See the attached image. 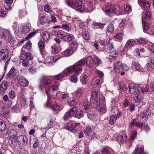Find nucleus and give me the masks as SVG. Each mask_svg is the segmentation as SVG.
Here are the masks:
<instances>
[{
	"label": "nucleus",
	"mask_w": 154,
	"mask_h": 154,
	"mask_svg": "<svg viewBox=\"0 0 154 154\" xmlns=\"http://www.w3.org/2000/svg\"><path fill=\"white\" fill-rule=\"evenodd\" d=\"M18 141L23 144H26L28 141L27 137L25 135H21L18 137Z\"/></svg>",
	"instance_id": "nucleus-26"
},
{
	"label": "nucleus",
	"mask_w": 154,
	"mask_h": 154,
	"mask_svg": "<svg viewBox=\"0 0 154 154\" xmlns=\"http://www.w3.org/2000/svg\"><path fill=\"white\" fill-rule=\"evenodd\" d=\"M8 51L6 49H2L0 51V60H5L8 57Z\"/></svg>",
	"instance_id": "nucleus-15"
},
{
	"label": "nucleus",
	"mask_w": 154,
	"mask_h": 154,
	"mask_svg": "<svg viewBox=\"0 0 154 154\" xmlns=\"http://www.w3.org/2000/svg\"><path fill=\"white\" fill-rule=\"evenodd\" d=\"M78 47L77 42L76 41H73L70 45V48L67 49L63 51L62 54L65 56H69L71 55L74 51Z\"/></svg>",
	"instance_id": "nucleus-7"
},
{
	"label": "nucleus",
	"mask_w": 154,
	"mask_h": 154,
	"mask_svg": "<svg viewBox=\"0 0 154 154\" xmlns=\"http://www.w3.org/2000/svg\"><path fill=\"white\" fill-rule=\"evenodd\" d=\"M7 128L6 124L3 120L0 119V131H4Z\"/></svg>",
	"instance_id": "nucleus-35"
},
{
	"label": "nucleus",
	"mask_w": 154,
	"mask_h": 154,
	"mask_svg": "<svg viewBox=\"0 0 154 154\" xmlns=\"http://www.w3.org/2000/svg\"><path fill=\"white\" fill-rule=\"evenodd\" d=\"M150 113V111L149 110L147 109L146 112H143V113H140V116L138 117V120H140V121L142 120V121H144L145 119H143L144 117H146V115H149Z\"/></svg>",
	"instance_id": "nucleus-30"
},
{
	"label": "nucleus",
	"mask_w": 154,
	"mask_h": 154,
	"mask_svg": "<svg viewBox=\"0 0 154 154\" xmlns=\"http://www.w3.org/2000/svg\"><path fill=\"white\" fill-rule=\"evenodd\" d=\"M83 94V90L81 88H78L75 94L76 97L77 98H80Z\"/></svg>",
	"instance_id": "nucleus-39"
},
{
	"label": "nucleus",
	"mask_w": 154,
	"mask_h": 154,
	"mask_svg": "<svg viewBox=\"0 0 154 154\" xmlns=\"http://www.w3.org/2000/svg\"><path fill=\"white\" fill-rule=\"evenodd\" d=\"M22 32L23 34H25L28 32L30 30L29 27L27 26H24L22 27L21 28Z\"/></svg>",
	"instance_id": "nucleus-46"
},
{
	"label": "nucleus",
	"mask_w": 154,
	"mask_h": 154,
	"mask_svg": "<svg viewBox=\"0 0 154 154\" xmlns=\"http://www.w3.org/2000/svg\"><path fill=\"white\" fill-rule=\"evenodd\" d=\"M80 124L79 123H75V125H71V128H70L67 127H66V129L70 131L71 132L75 133L76 132V130L74 129L77 125H79Z\"/></svg>",
	"instance_id": "nucleus-41"
},
{
	"label": "nucleus",
	"mask_w": 154,
	"mask_h": 154,
	"mask_svg": "<svg viewBox=\"0 0 154 154\" xmlns=\"http://www.w3.org/2000/svg\"><path fill=\"white\" fill-rule=\"evenodd\" d=\"M86 65L89 67H92L93 65V59L91 56L88 57L86 59Z\"/></svg>",
	"instance_id": "nucleus-28"
},
{
	"label": "nucleus",
	"mask_w": 154,
	"mask_h": 154,
	"mask_svg": "<svg viewBox=\"0 0 154 154\" xmlns=\"http://www.w3.org/2000/svg\"><path fill=\"white\" fill-rule=\"evenodd\" d=\"M146 66L148 67H149L152 69H154V60L152 59L151 60V63H147Z\"/></svg>",
	"instance_id": "nucleus-55"
},
{
	"label": "nucleus",
	"mask_w": 154,
	"mask_h": 154,
	"mask_svg": "<svg viewBox=\"0 0 154 154\" xmlns=\"http://www.w3.org/2000/svg\"><path fill=\"white\" fill-rule=\"evenodd\" d=\"M4 6L5 8L7 10H10L13 6L11 4L5 3L4 4Z\"/></svg>",
	"instance_id": "nucleus-63"
},
{
	"label": "nucleus",
	"mask_w": 154,
	"mask_h": 154,
	"mask_svg": "<svg viewBox=\"0 0 154 154\" xmlns=\"http://www.w3.org/2000/svg\"><path fill=\"white\" fill-rule=\"evenodd\" d=\"M16 74V69L14 67H12L8 73L7 76L8 78H13Z\"/></svg>",
	"instance_id": "nucleus-23"
},
{
	"label": "nucleus",
	"mask_w": 154,
	"mask_h": 154,
	"mask_svg": "<svg viewBox=\"0 0 154 154\" xmlns=\"http://www.w3.org/2000/svg\"><path fill=\"white\" fill-rule=\"evenodd\" d=\"M69 103L70 106H74L75 105H80L79 100H75V99L72 98L69 101Z\"/></svg>",
	"instance_id": "nucleus-33"
},
{
	"label": "nucleus",
	"mask_w": 154,
	"mask_h": 154,
	"mask_svg": "<svg viewBox=\"0 0 154 154\" xmlns=\"http://www.w3.org/2000/svg\"><path fill=\"white\" fill-rule=\"evenodd\" d=\"M102 154H113V152L106 148H104L102 150Z\"/></svg>",
	"instance_id": "nucleus-49"
},
{
	"label": "nucleus",
	"mask_w": 154,
	"mask_h": 154,
	"mask_svg": "<svg viewBox=\"0 0 154 154\" xmlns=\"http://www.w3.org/2000/svg\"><path fill=\"white\" fill-rule=\"evenodd\" d=\"M75 38L73 35L72 34L67 33L66 35H64L63 38V40L70 42Z\"/></svg>",
	"instance_id": "nucleus-22"
},
{
	"label": "nucleus",
	"mask_w": 154,
	"mask_h": 154,
	"mask_svg": "<svg viewBox=\"0 0 154 154\" xmlns=\"http://www.w3.org/2000/svg\"><path fill=\"white\" fill-rule=\"evenodd\" d=\"M102 63L101 60L97 57L95 56L93 59V63L96 66H98Z\"/></svg>",
	"instance_id": "nucleus-36"
},
{
	"label": "nucleus",
	"mask_w": 154,
	"mask_h": 154,
	"mask_svg": "<svg viewBox=\"0 0 154 154\" xmlns=\"http://www.w3.org/2000/svg\"><path fill=\"white\" fill-rule=\"evenodd\" d=\"M100 82V79L98 76H96L93 79L91 82V85L93 87H97Z\"/></svg>",
	"instance_id": "nucleus-18"
},
{
	"label": "nucleus",
	"mask_w": 154,
	"mask_h": 154,
	"mask_svg": "<svg viewBox=\"0 0 154 154\" xmlns=\"http://www.w3.org/2000/svg\"><path fill=\"white\" fill-rule=\"evenodd\" d=\"M121 115V113H119V114H117V116L116 115H112L110 117V120L109 123L111 125H113L116 122L117 118H119Z\"/></svg>",
	"instance_id": "nucleus-25"
},
{
	"label": "nucleus",
	"mask_w": 154,
	"mask_h": 154,
	"mask_svg": "<svg viewBox=\"0 0 154 154\" xmlns=\"http://www.w3.org/2000/svg\"><path fill=\"white\" fill-rule=\"evenodd\" d=\"M83 59L84 61V64L82 65L81 66V69L80 70V71H75V70L74 71H75L76 72V73H75V75H72L71 77V81L72 82H73L74 83H76L77 82V78L76 77V75H78L80 73H81V71L82 69V66L85 64V59H84V58H83V59H82V60H83ZM73 72V71L72 72Z\"/></svg>",
	"instance_id": "nucleus-17"
},
{
	"label": "nucleus",
	"mask_w": 154,
	"mask_h": 154,
	"mask_svg": "<svg viewBox=\"0 0 154 154\" xmlns=\"http://www.w3.org/2000/svg\"><path fill=\"white\" fill-rule=\"evenodd\" d=\"M83 114V112L81 110H78L76 112L75 116L78 118H80L82 117Z\"/></svg>",
	"instance_id": "nucleus-51"
},
{
	"label": "nucleus",
	"mask_w": 154,
	"mask_h": 154,
	"mask_svg": "<svg viewBox=\"0 0 154 154\" xmlns=\"http://www.w3.org/2000/svg\"><path fill=\"white\" fill-rule=\"evenodd\" d=\"M36 33V31H34L30 33L25 38V40H27L29 39L31 37L35 35Z\"/></svg>",
	"instance_id": "nucleus-61"
},
{
	"label": "nucleus",
	"mask_w": 154,
	"mask_h": 154,
	"mask_svg": "<svg viewBox=\"0 0 154 154\" xmlns=\"http://www.w3.org/2000/svg\"><path fill=\"white\" fill-rule=\"evenodd\" d=\"M38 45L40 51L42 52L45 47V43L42 41H40L38 42Z\"/></svg>",
	"instance_id": "nucleus-42"
},
{
	"label": "nucleus",
	"mask_w": 154,
	"mask_h": 154,
	"mask_svg": "<svg viewBox=\"0 0 154 154\" xmlns=\"http://www.w3.org/2000/svg\"><path fill=\"white\" fill-rule=\"evenodd\" d=\"M136 95H137L135 97H134V101L135 103H139L140 102L141 99V97L140 95L138 94Z\"/></svg>",
	"instance_id": "nucleus-50"
},
{
	"label": "nucleus",
	"mask_w": 154,
	"mask_h": 154,
	"mask_svg": "<svg viewBox=\"0 0 154 154\" xmlns=\"http://www.w3.org/2000/svg\"><path fill=\"white\" fill-rule=\"evenodd\" d=\"M60 58V57H54L53 56H51L50 57H47L45 60V63L48 65H50L52 64Z\"/></svg>",
	"instance_id": "nucleus-12"
},
{
	"label": "nucleus",
	"mask_w": 154,
	"mask_h": 154,
	"mask_svg": "<svg viewBox=\"0 0 154 154\" xmlns=\"http://www.w3.org/2000/svg\"><path fill=\"white\" fill-rule=\"evenodd\" d=\"M135 42V40L134 39H129L128 40L125 45V47L127 48L126 50L128 49L131 47V46L134 45Z\"/></svg>",
	"instance_id": "nucleus-29"
},
{
	"label": "nucleus",
	"mask_w": 154,
	"mask_h": 154,
	"mask_svg": "<svg viewBox=\"0 0 154 154\" xmlns=\"http://www.w3.org/2000/svg\"><path fill=\"white\" fill-rule=\"evenodd\" d=\"M39 21L41 24L43 25L47 21V18L45 16H42L39 17Z\"/></svg>",
	"instance_id": "nucleus-38"
},
{
	"label": "nucleus",
	"mask_w": 154,
	"mask_h": 154,
	"mask_svg": "<svg viewBox=\"0 0 154 154\" xmlns=\"http://www.w3.org/2000/svg\"><path fill=\"white\" fill-rule=\"evenodd\" d=\"M82 37L86 40H89L90 35L89 32L87 31H85L82 33Z\"/></svg>",
	"instance_id": "nucleus-44"
},
{
	"label": "nucleus",
	"mask_w": 154,
	"mask_h": 154,
	"mask_svg": "<svg viewBox=\"0 0 154 154\" xmlns=\"http://www.w3.org/2000/svg\"><path fill=\"white\" fill-rule=\"evenodd\" d=\"M51 52L53 54L57 53L59 51L58 48L56 46H54L51 47Z\"/></svg>",
	"instance_id": "nucleus-53"
},
{
	"label": "nucleus",
	"mask_w": 154,
	"mask_h": 154,
	"mask_svg": "<svg viewBox=\"0 0 154 154\" xmlns=\"http://www.w3.org/2000/svg\"><path fill=\"white\" fill-rule=\"evenodd\" d=\"M105 25L106 24L105 23H101L93 22L92 24L91 27L93 29H102Z\"/></svg>",
	"instance_id": "nucleus-21"
},
{
	"label": "nucleus",
	"mask_w": 154,
	"mask_h": 154,
	"mask_svg": "<svg viewBox=\"0 0 154 154\" xmlns=\"http://www.w3.org/2000/svg\"><path fill=\"white\" fill-rule=\"evenodd\" d=\"M105 106H96V108L99 112H105L106 111L105 110Z\"/></svg>",
	"instance_id": "nucleus-62"
},
{
	"label": "nucleus",
	"mask_w": 154,
	"mask_h": 154,
	"mask_svg": "<svg viewBox=\"0 0 154 154\" xmlns=\"http://www.w3.org/2000/svg\"><path fill=\"white\" fill-rule=\"evenodd\" d=\"M119 85L121 90L123 91H125L127 89V86L125 85V84L122 82H120L119 84Z\"/></svg>",
	"instance_id": "nucleus-48"
},
{
	"label": "nucleus",
	"mask_w": 154,
	"mask_h": 154,
	"mask_svg": "<svg viewBox=\"0 0 154 154\" xmlns=\"http://www.w3.org/2000/svg\"><path fill=\"white\" fill-rule=\"evenodd\" d=\"M132 67L134 69L137 71L139 72L141 71L142 67L137 61H133L132 62Z\"/></svg>",
	"instance_id": "nucleus-19"
},
{
	"label": "nucleus",
	"mask_w": 154,
	"mask_h": 154,
	"mask_svg": "<svg viewBox=\"0 0 154 154\" xmlns=\"http://www.w3.org/2000/svg\"><path fill=\"white\" fill-rule=\"evenodd\" d=\"M15 80L18 81L20 84L22 86H27L28 85V81L23 77L17 76L15 78Z\"/></svg>",
	"instance_id": "nucleus-14"
},
{
	"label": "nucleus",
	"mask_w": 154,
	"mask_h": 154,
	"mask_svg": "<svg viewBox=\"0 0 154 154\" xmlns=\"http://www.w3.org/2000/svg\"><path fill=\"white\" fill-rule=\"evenodd\" d=\"M98 94L97 90H95L92 92L91 99L93 103H91L92 106H102L105 105V102L103 100V98L99 99L98 100Z\"/></svg>",
	"instance_id": "nucleus-3"
},
{
	"label": "nucleus",
	"mask_w": 154,
	"mask_h": 154,
	"mask_svg": "<svg viewBox=\"0 0 154 154\" xmlns=\"http://www.w3.org/2000/svg\"><path fill=\"white\" fill-rule=\"evenodd\" d=\"M114 27L112 24H110L107 27L108 32H112L114 30Z\"/></svg>",
	"instance_id": "nucleus-57"
},
{
	"label": "nucleus",
	"mask_w": 154,
	"mask_h": 154,
	"mask_svg": "<svg viewBox=\"0 0 154 154\" xmlns=\"http://www.w3.org/2000/svg\"><path fill=\"white\" fill-rule=\"evenodd\" d=\"M7 82L6 81H3L0 85V90L2 92H4L7 89Z\"/></svg>",
	"instance_id": "nucleus-32"
},
{
	"label": "nucleus",
	"mask_w": 154,
	"mask_h": 154,
	"mask_svg": "<svg viewBox=\"0 0 154 154\" xmlns=\"http://www.w3.org/2000/svg\"><path fill=\"white\" fill-rule=\"evenodd\" d=\"M32 44L30 42L28 41L26 43L25 46L23 47L22 49L24 48H26L28 50H29L31 48Z\"/></svg>",
	"instance_id": "nucleus-54"
},
{
	"label": "nucleus",
	"mask_w": 154,
	"mask_h": 154,
	"mask_svg": "<svg viewBox=\"0 0 154 154\" xmlns=\"http://www.w3.org/2000/svg\"><path fill=\"white\" fill-rule=\"evenodd\" d=\"M15 34L18 36H20L22 34H23L22 29L19 27H16L14 29Z\"/></svg>",
	"instance_id": "nucleus-37"
},
{
	"label": "nucleus",
	"mask_w": 154,
	"mask_h": 154,
	"mask_svg": "<svg viewBox=\"0 0 154 154\" xmlns=\"http://www.w3.org/2000/svg\"><path fill=\"white\" fill-rule=\"evenodd\" d=\"M129 92L131 94H134L135 95L137 94L138 93L139 90L138 88L137 89L134 85L132 84H130L129 85Z\"/></svg>",
	"instance_id": "nucleus-16"
},
{
	"label": "nucleus",
	"mask_w": 154,
	"mask_h": 154,
	"mask_svg": "<svg viewBox=\"0 0 154 154\" xmlns=\"http://www.w3.org/2000/svg\"><path fill=\"white\" fill-rule=\"evenodd\" d=\"M144 147L141 146L140 148L137 145L136 147L135 151V154H147L146 152H144Z\"/></svg>",
	"instance_id": "nucleus-24"
},
{
	"label": "nucleus",
	"mask_w": 154,
	"mask_h": 154,
	"mask_svg": "<svg viewBox=\"0 0 154 154\" xmlns=\"http://www.w3.org/2000/svg\"><path fill=\"white\" fill-rule=\"evenodd\" d=\"M139 91L145 93L148 92L149 88L147 85H139L137 87Z\"/></svg>",
	"instance_id": "nucleus-20"
},
{
	"label": "nucleus",
	"mask_w": 154,
	"mask_h": 154,
	"mask_svg": "<svg viewBox=\"0 0 154 154\" xmlns=\"http://www.w3.org/2000/svg\"><path fill=\"white\" fill-rule=\"evenodd\" d=\"M61 28L62 29L65 30L68 32H69L71 29V28L69 27L68 25L67 24H63L62 25Z\"/></svg>",
	"instance_id": "nucleus-52"
},
{
	"label": "nucleus",
	"mask_w": 154,
	"mask_h": 154,
	"mask_svg": "<svg viewBox=\"0 0 154 154\" xmlns=\"http://www.w3.org/2000/svg\"><path fill=\"white\" fill-rule=\"evenodd\" d=\"M84 61L83 59L80 60L73 65L66 68L62 73L54 76V82H59L64 76H67L69 74H71L74 70L77 71H80L81 69V65L84 64Z\"/></svg>",
	"instance_id": "nucleus-1"
},
{
	"label": "nucleus",
	"mask_w": 154,
	"mask_h": 154,
	"mask_svg": "<svg viewBox=\"0 0 154 154\" xmlns=\"http://www.w3.org/2000/svg\"><path fill=\"white\" fill-rule=\"evenodd\" d=\"M42 37L44 41H47L50 39V34L47 32H44L43 33Z\"/></svg>",
	"instance_id": "nucleus-34"
},
{
	"label": "nucleus",
	"mask_w": 154,
	"mask_h": 154,
	"mask_svg": "<svg viewBox=\"0 0 154 154\" xmlns=\"http://www.w3.org/2000/svg\"><path fill=\"white\" fill-rule=\"evenodd\" d=\"M26 14V11L23 10H20L19 11V17L20 18L23 17Z\"/></svg>",
	"instance_id": "nucleus-47"
},
{
	"label": "nucleus",
	"mask_w": 154,
	"mask_h": 154,
	"mask_svg": "<svg viewBox=\"0 0 154 154\" xmlns=\"http://www.w3.org/2000/svg\"><path fill=\"white\" fill-rule=\"evenodd\" d=\"M141 5H142L144 8L146 10L148 9L150 6V4L148 1L146 2L145 3Z\"/></svg>",
	"instance_id": "nucleus-58"
},
{
	"label": "nucleus",
	"mask_w": 154,
	"mask_h": 154,
	"mask_svg": "<svg viewBox=\"0 0 154 154\" xmlns=\"http://www.w3.org/2000/svg\"><path fill=\"white\" fill-rule=\"evenodd\" d=\"M143 24V30L144 32H146V31L148 30L150 27L149 24V23L145 22V21H142Z\"/></svg>",
	"instance_id": "nucleus-40"
},
{
	"label": "nucleus",
	"mask_w": 154,
	"mask_h": 154,
	"mask_svg": "<svg viewBox=\"0 0 154 154\" xmlns=\"http://www.w3.org/2000/svg\"><path fill=\"white\" fill-rule=\"evenodd\" d=\"M67 2L68 6L72 8L76 7L77 11L81 12L84 10L81 0H67Z\"/></svg>",
	"instance_id": "nucleus-4"
},
{
	"label": "nucleus",
	"mask_w": 154,
	"mask_h": 154,
	"mask_svg": "<svg viewBox=\"0 0 154 154\" xmlns=\"http://www.w3.org/2000/svg\"><path fill=\"white\" fill-rule=\"evenodd\" d=\"M58 89V87L56 85H54L51 87H48L46 89V93L48 96V101L47 106H50L51 105V102L49 100L50 96H54L56 95V94H54L53 91L57 90Z\"/></svg>",
	"instance_id": "nucleus-5"
},
{
	"label": "nucleus",
	"mask_w": 154,
	"mask_h": 154,
	"mask_svg": "<svg viewBox=\"0 0 154 154\" xmlns=\"http://www.w3.org/2000/svg\"><path fill=\"white\" fill-rule=\"evenodd\" d=\"M45 11L48 13H49L52 11L50 7L48 5H45L44 8Z\"/></svg>",
	"instance_id": "nucleus-59"
},
{
	"label": "nucleus",
	"mask_w": 154,
	"mask_h": 154,
	"mask_svg": "<svg viewBox=\"0 0 154 154\" xmlns=\"http://www.w3.org/2000/svg\"><path fill=\"white\" fill-rule=\"evenodd\" d=\"M9 135L11 139L14 140L16 138L17 134V132L14 129H11L9 131Z\"/></svg>",
	"instance_id": "nucleus-27"
},
{
	"label": "nucleus",
	"mask_w": 154,
	"mask_h": 154,
	"mask_svg": "<svg viewBox=\"0 0 154 154\" xmlns=\"http://www.w3.org/2000/svg\"><path fill=\"white\" fill-rule=\"evenodd\" d=\"M20 58L22 60L26 59L32 60L33 59V56L30 53L27 54L25 51H22L21 53Z\"/></svg>",
	"instance_id": "nucleus-13"
},
{
	"label": "nucleus",
	"mask_w": 154,
	"mask_h": 154,
	"mask_svg": "<svg viewBox=\"0 0 154 154\" xmlns=\"http://www.w3.org/2000/svg\"><path fill=\"white\" fill-rule=\"evenodd\" d=\"M87 76L85 75H84L80 79L81 82L83 84H86V82L87 79Z\"/></svg>",
	"instance_id": "nucleus-56"
},
{
	"label": "nucleus",
	"mask_w": 154,
	"mask_h": 154,
	"mask_svg": "<svg viewBox=\"0 0 154 154\" xmlns=\"http://www.w3.org/2000/svg\"><path fill=\"white\" fill-rule=\"evenodd\" d=\"M137 136L136 131H134L131 135L130 140H134Z\"/></svg>",
	"instance_id": "nucleus-64"
},
{
	"label": "nucleus",
	"mask_w": 154,
	"mask_h": 154,
	"mask_svg": "<svg viewBox=\"0 0 154 154\" xmlns=\"http://www.w3.org/2000/svg\"><path fill=\"white\" fill-rule=\"evenodd\" d=\"M105 12L109 16H111L114 14H119L120 12V7L118 5L107 4L105 7Z\"/></svg>",
	"instance_id": "nucleus-2"
},
{
	"label": "nucleus",
	"mask_w": 154,
	"mask_h": 154,
	"mask_svg": "<svg viewBox=\"0 0 154 154\" xmlns=\"http://www.w3.org/2000/svg\"><path fill=\"white\" fill-rule=\"evenodd\" d=\"M117 140L119 143L123 142L126 140V135H118L116 137Z\"/></svg>",
	"instance_id": "nucleus-31"
},
{
	"label": "nucleus",
	"mask_w": 154,
	"mask_h": 154,
	"mask_svg": "<svg viewBox=\"0 0 154 154\" xmlns=\"http://www.w3.org/2000/svg\"><path fill=\"white\" fill-rule=\"evenodd\" d=\"M124 9L125 12L129 13L132 11L131 7L129 4L125 5L124 6Z\"/></svg>",
	"instance_id": "nucleus-43"
},
{
	"label": "nucleus",
	"mask_w": 154,
	"mask_h": 154,
	"mask_svg": "<svg viewBox=\"0 0 154 154\" xmlns=\"http://www.w3.org/2000/svg\"><path fill=\"white\" fill-rule=\"evenodd\" d=\"M52 81L47 77L44 76L42 78L39 87L41 90L44 88L47 89V88L51 85Z\"/></svg>",
	"instance_id": "nucleus-6"
},
{
	"label": "nucleus",
	"mask_w": 154,
	"mask_h": 154,
	"mask_svg": "<svg viewBox=\"0 0 154 154\" xmlns=\"http://www.w3.org/2000/svg\"><path fill=\"white\" fill-rule=\"evenodd\" d=\"M76 110V107L74 106L72 109H70L68 111L66 112L63 116L64 120L66 121L69 118L72 117L74 114Z\"/></svg>",
	"instance_id": "nucleus-11"
},
{
	"label": "nucleus",
	"mask_w": 154,
	"mask_h": 154,
	"mask_svg": "<svg viewBox=\"0 0 154 154\" xmlns=\"http://www.w3.org/2000/svg\"><path fill=\"white\" fill-rule=\"evenodd\" d=\"M114 69L116 72L119 73L122 70L124 71H127L129 69V67L126 64L122 63L119 61H118L115 63Z\"/></svg>",
	"instance_id": "nucleus-8"
},
{
	"label": "nucleus",
	"mask_w": 154,
	"mask_h": 154,
	"mask_svg": "<svg viewBox=\"0 0 154 154\" xmlns=\"http://www.w3.org/2000/svg\"><path fill=\"white\" fill-rule=\"evenodd\" d=\"M23 61L21 62L22 65L24 67H26L29 65V60L26 59L22 60Z\"/></svg>",
	"instance_id": "nucleus-60"
},
{
	"label": "nucleus",
	"mask_w": 154,
	"mask_h": 154,
	"mask_svg": "<svg viewBox=\"0 0 154 154\" xmlns=\"http://www.w3.org/2000/svg\"><path fill=\"white\" fill-rule=\"evenodd\" d=\"M152 17V13L149 11H144L142 14V20L143 21H150Z\"/></svg>",
	"instance_id": "nucleus-10"
},
{
	"label": "nucleus",
	"mask_w": 154,
	"mask_h": 154,
	"mask_svg": "<svg viewBox=\"0 0 154 154\" xmlns=\"http://www.w3.org/2000/svg\"><path fill=\"white\" fill-rule=\"evenodd\" d=\"M96 3V0H91L86 2L83 5L84 10L87 12L91 11L93 9V6Z\"/></svg>",
	"instance_id": "nucleus-9"
},
{
	"label": "nucleus",
	"mask_w": 154,
	"mask_h": 154,
	"mask_svg": "<svg viewBox=\"0 0 154 154\" xmlns=\"http://www.w3.org/2000/svg\"><path fill=\"white\" fill-rule=\"evenodd\" d=\"M107 50H108L109 51H112L113 50V45L112 43L110 41H108L107 42Z\"/></svg>",
	"instance_id": "nucleus-45"
}]
</instances>
